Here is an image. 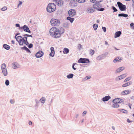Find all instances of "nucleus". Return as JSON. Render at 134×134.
<instances>
[{"instance_id":"nucleus-1","label":"nucleus","mask_w":134,"mask_h":134,"mask_svg":"<svg viewBox=\"0 0 134 134\" xmlns=\"http://www.w3.org/2000/svg\"><path fill=\"white\" fill-rule=\"evenodd\" d=\"M64 31L63 29H59L55 27H52L49 30L50 35L54 38H59L63 34Z\"/></svg>"},{"instance_id":"nucleus-2","label":"nucleus","mask_w":134,"mask_h":134,"mask_svg":"<svg viewBox=\"0 0 134 134\" xmlns=\"http://www.w3.org/2000/svg\"><path fill=\"white\" fill-rule=\"evenodd\" d=\"M17 35H16L15 38L20 46H22L24 44L27 45L29 44V43L27 40V38L26 37H23L20 36L16 37Z\"/></svg>"},{"instance_id":"nucleus-3","label":"nucleus","mask_w":134,"mask_h":134,"mask_svg":"<svg viewBox=\"0 0 134 134\" xmlns=\"http://www.w3.org/2000/svg\"><path fill=\"white\" fill-rule=\"evenodd\" d=\"M55 4L53 3L49 4L46 8L47 11L49 13H51L54 11L56 8Z\"/></svg>"},{"instance_id":"nucleus-4","label":"nucleus","mask_w":134,"mask_h":134,"mask_svg":"<svg viewBox=\"0 0 134 134\" xmlns=\"http://www.w3.org/2000/svg\"><path fill=\"white\" fill-rule=\"evenodd\" d=\"M51 24L52 26H57L59 25L60 23L59 20L57 19H52L50 21Z\"/></svg>"},{"instance_id":"nucleus-5","label":"nucleus","mask_w":134,"mask_h":134,"mask_svg":"<svg viewBox=\"0 0 134 134\" xmlns=\"http://www.w3.org/2000/svg\"><path fill=\"white\" fill-rule=\"evenodd\" d=\"M1 69L2 72L5 76H6L8 74V71L6 65L5 64H3L2 65Z\"/></svg>"},{"instance_id":"nucleus-6","label":"nucleus","mask_w":134,"mask_h":134,"mask_svg":"<svg viewBox=\"0 0 134 134\" xmlns=\"http://www.w3.org/2000/svg\"><path fill=\"white\" fill-rule=\"evenodd\" d=\"M118 5L121 11H124L126 10V8L125 5L122 4L120 2H117Z\"/></svg>"},{"instance_id":"nucleus-7","label":"nucleus","mask_w":134,"mask_h":134,"mask_svg":"<svg viewBox=\"0 0 134 134\" xmlns=\"http://www.w3.org/2000/svg\"><path fill=\"white\" fill-rule=\"evenodd\" d=\"M78 62L79 63H88L90 62V61L88 59L81 58L78 60Z\"/></svg>"},{"instance_id":"nucleus-8","label":"nucleus","mask_w":134,"mask_h":134,"mask_svg":"<svg viewBox=\"0 0 134 134\" xmlns=\"http://www.w3.org/2000/svg\"><path fill=\"white\" fill-rule=\"evenodd\" d=\"M100 2H94L93 3H95L93 5V7L94 8L99 9L101 7V5L99 3Z\"/></svg>"},{"instance_id":"nucleus-9","label":"nucleus","mask_w":134,"mask_h":134,"mask_svg":"<svg viewBox=\"0 0 134 134\" xmlns=\"http://www.w3.org/2000/svg\"><path fill=\"white\" fill-rule=\"evenodd\" d=\"M68 13L70 16L72 17L75 15L76 13L75 10L70 9L68 11Z\"/></svg>"},{"instance_id":"nucleus-10","label":"nucleus","mask_w":134,"mask_h":134,"mask_svg":"<svg viewBox=\"0 0 134 134\" xmlns=\"http://www.w3.org/2000/svg\"><path fill=\"white\" fill-rule=\"evenodd\" d=\"M69 4L70 6L72 7H74L77 5V3L75 0H71Z\"/></svg>"},{"instance_id":"nucleus-11","label":"nucleus","mask_w":134,"mask_h":134,"mask_svg":"<svg viewBox=\"0 0 134 134\" xmlns=\"http://www.w3.org/2000/svg\"><path fill=\"white\" fill-rule=\"evenodd\" d=\"M131 92V90H126L121 92V94L122 95H127L129 94Z\"/></svg>"},{"instance_id":"nucleus-12","label":"nucleus","mask_w":134,"mask_h":134,"mask_svg":"<svg viewBox=\"0 0 134 134\" xmlns=\"http://www.w3.org/2000/svg\"><path fill=\"white\" fill-rule=\"evenodd\" d=\"M43 55V53L42 51H39L36 53V56L37 58H40Z\"/></svg>"},{"instance_id":"nucleus-13","label":"nucleus","mask_w":134,"mask_h":134,"mask_svg":"<svg viewBox=\"0 0 134 134\" xmlns=\"http://www.w3.org/2000/svg\"><path fill=\"white\" fill-rule=\"evenodd\" d=\"M56 4L58 6H61L63 4V2L61 0H55Z\"/></svg>"},{"instance_id":"nucleus-14","label":"nucleus","mask_w":134,"mask_h":134,"mask_svg":"<svg viewBox=\"0 0 134 134\" xmlns=\"http://www.w3.org/2000/svg\"><path fill=\"white\" fill-rule=\"evenodd\" d=\"M95 11L94 8L90 7L87 9L86 11L88 13H92L94 12Z\"/></svg>"},{"instance_id":"nucleus-15","label":"nucleus","mask_w":134,"mask_h":134,"mask_svg":"<svg viewBox=\"0 0 134 134\" xmlns=\"http://www.w3.org/2000/svg\"><path fill=\"white\" fill-rule=\"evenodd\" d=\"M50 49L51 52L49 54V55L52 57H53L54 56L55 54L54 48L53 47H51Z\"/></svg>"},{"instance_id":"nucleus-16","label":"nucleus","mask_w":134,"mask_h":134,"mask_svg":"<svg viewBox=\"0 0 134 134\" xmlns=\"http://www.w3.org/2000/svg\"><path fill=\"white\" fill-rule=\"evenodd\" d=\"M23 29L24 31L30 33H31L30 31L29 30V27L27 26L24 25L23 27Z\"/></svg>"},{"instance_id":"nucleus-17","label":"nucleus","mask_w":134,"mask_h":134,"mask_svg":"<svg viewBox=\"0 0 134 134\" xmlns=\"http://www.w3.org/2000/svg\"><path fill=\"white\" fill-rule=\"evenodd\" d=\"M122 60V59L120 57H117L115 59L113 60V62L114 63H116V62H120Z\"/></svg>"},{"instance_id":"nucleus-18","label":"nucleus","mask_w":134,"mask_h":134,"mask_svg":"<svg viewBox=\"0 0 134 134\" xmlns=\"http://www.w3.org/2000/svg\"><path fill=\"white\" fill-rule=\"evenodd\" d=\"M113 102H114L116 103H117L118 104L121 102V99L119 98H116L115 99L113 100Z\"/></svg>"},{"instance_id":"nucleus-19","label":"nucleus","mask_w":134,"mask_h":134,"mask_svg":"<svg viewBox=\"0 0 134 134\" xmlns=\"http://www.w3.org/2000/svg\"><path fill=\"white\" fill-rule=\"evenodd\" d=\"M111 98V97L109 96L105 97L102 99V100L103 101H108Z\"/></svg>"},{"instance_id":"nucleus-20","label":"nucleus","mask_w":134,"mask_h":134,"mask_svg":"<svg viewBox=\"0 0 134 134\" xmlns=\"http://www.w3.org/2000/svg\"><path fill=\"white\" fill-rule=\"evenodd\" d=\"M131 83L132 82L131 81L125 83L123 84L122 85V86L123 87H125L130 85L131 84Z\"/></svg>"},{"instance_id":"nucleus-21","label":"nucleus","mask_w":134,"mask_h":134,"mask_svg":"<svg viewBox=\"0 0 134 134\" xmlns=\"http://www.w3.org/2000/svg\"><path fill=\"white\" fill-rule=\"evenodd\" d=\"M125 69V67H121L118 68L117 70L116 71L117 72H119L124 70Z\"/></svg>"},{"instance_id":"nucleus-22","label":"nucleus","mask_w":134,"mask_h":134,"mask_svg":"<svg viewBox=\"0 0 134 134\" xmlns=\"http://www.w3.org/2000/svg\"><path fill=\"white\" fill-rule=\"evenodd\" d=\"M113 104H112V106L113 108H117L119 107V105L118 104L114 102H113Z\"/></svg>"},{"instance_id":"nucleus-23","label":"nucleus","mask_w":134,"mask_h":134,"mask_svg":"<svg viewBox=\"0 0 134 134\" xmlns=\"http://www.w3.org/2000/svg\"><path fill=\"white\" fill-rule=\"evenodd\" d=\"M126 76V74H124L119 76L118 78L119 80H121L125 78Z\"/></svg>"},{"instance_id":"nucleus-24","label":"nucleus","mask_w":134,"mask_h":134,"mask_svg":"<svg viewBox=\"0 0 134 134\" xmlns=\"http://www.w3.org/2000/svg\"><path fill=\"white\" fill-rule=\"evenodd\" d=\"M121 32L120 31L116 32L115 34V37H119L120 35Z\"/></svg>"},{"instance_id":"nucleus-25","label":"nucleus","mask_w":134,"mask_h":134,"mask_svg":"<svg viewBox=\"0 0 134 134\" xmlns=\"http://www.w3.org/2000/svg\"><path fill=\"white\" fill-rule=\"evenodd\" d=\"M67 20H69L71 23H72L74 20V18L70 17H68L67 18Z\"/></svg>"},{"instance_id":"nucleus-26","label":"nucleus","mask_w":134,"mask_h":134,"mask_svg":"<svg viewBox=\"0 0 134 134\" xmlns=\"http://www.w3.org/2000/svg\"><path fill=\"white\" fill-rule=\"evenodd\" d=\"M3 47L7 50L9 49L10 48L9 46L6 44H4L3 45Z\"/></svg>"},{"instance_id":"nucleus-27","label":"nucleus","mask_w":134,"mask_h":134,"mask_svg":"<svg viewBox=\"0 0 134 134\" xmlns=\"http://www.w3.org/2000/svg\"><path fill=\"white\" fill-rule=\"evenodd\" d=\"M69 52L68 49L67 48H65L64 49L63 53L65 54H67Z\"/></svg>"},{"instance_id":"nucleus-28","label":"nucleus","mask_w":134,"mask_h":134,"mask_svg":"<svg viewBox=\"0 0 134 134\" xmlns=\"http://www.w3.org/2000/svg\"><path fill=\"white\" fill-rule=\"evenodd\" d=\"M119 16H123L124 17H127L128 16V15L125 14H118Z\"/></svg>"},{"instance_id":"nucleus-29","label":"nucleus","mask_w":134,"mask_h":134,"mask_svg":"<svg viewBox=\"0 0 134 134\" xmlns=\"http://www.w3.org/2000/svg\"><path fill=\"white\" fill-rule=\"evenodd\" d=\"M91 2L92 3L94 2H101L103 0H90Z\"/></svg>"},{"instance_id":"nucleus-30","label":"nucleus","mask_w":134,"mask_h":134,"mask_svg":"<svg viewBox=\"0 0 134 134\" xmlns=\"http://www.w3.org/2000/svg\"><path fill=\"white\" fill-rule=\"evenodd\" d=\"M119 110L121 112L125 113H128L127 110L122 109H119Z\"/></svg>"},{"instance_id":"nucleus-31","label":"nucleus","mask_w":134,"mask_h":134,"mask_svg":"<svg viewBox=\"0 0 134 134\" xmlns=\"http://www.w3.org/2000/svg\"><path fill=\"white\" fill-rule=\"evenodd\" d=\"M93 27L94 30H97L98 27V25L97 24H94L93 25Z\"/></svg>"},{"instance_id":"nucleus-32","label":"nucleus","mask_w":134,"mask_h":134,"mask_svg":"<svg viewBox=\"0 0 134 134\" xmlns=\"http://www.w3.org/2000/svg\"><path fill=\"white\" fill-rule=\"evenodd\" d=\"M94 51L91 49L90 51V54L91 55H92L94 54Z\"/></svg>"},{"instance_id":"nucleus-33","label":"nucleus","mask_w":134,"mask_h":134,"mask_svg":"<svg viewBox=\"0 0 134 134\" xmlns=\"http://www.w3.org/2000/svg\"><path fill=\"white\" fill-rule=\"evenodd\" d=\"M41 102L42 103H44L45 100V99L43 97H42L40 100Z\"/></svg>"},{"instance_id":"nucleus-34","label":"nucleus","mask_w":134,"mask_h":134,"mask_svg":"<svg viewBox=\"0 0 134 134\" xmlns=\"http://www.w3.org/2000/svg\"><path fill=\"white\" fill-rule=\"evenodd\" d=\"M131 79V77H128L126 79H125L124 80V82H126L128 81H129V80H130Z\"/></svg>"},{"instance_id":"nucleus-35","label":"nucleus","mask_w":134,"mask_h":134,"mask_svg":"<svg viewBox=\"0 0 134 134\" xmlns=\"http://www.w3.org/2000/svg\"><path fill=\"white\" fill-rule=\"evenodd\" d=\"M23 48L25 49L26 51L27 52H29L30 53H31V52L30 51V50L29 49L26 47L25 46H24L23 47Z\"/></svg>"},{"instance_id":"nucleus-36","label":"nucleus","mask_w":134,"mask_h":134,"mask_svg":"<svg viewBox=\"0 0 134 134\" xmlns=\"http://www.w3.org/2000/svg\"><path fill=\"white\" fill-rule=\"evenodd\" d=\"M63 26L64 27L66 28H67L68 26V24L67 23H64L63 25Z\"/></svg>"},{"instance_id":"nucleus-37","label":"nucleus","mask_w":134,"mask_h":134,"mask_svg":"<svg viewBox=\"0 0 134 134\" xmlns=\"http://www.w3.org/2000/svg\"><path fill=\"white\" fill-rule=\"evenodd\" d=\"M77 2L79 3H83L85 2V0H76Z\"/></svg>"},{"instance_id":"nucleus-38","label":"nucleus","mask_w":134,"mask_h":134,"mask_svg":"<svg viewBox=\"0 0 134 134\" xmlns=\"http://www.w3.org/2000/svg\"><path fill=\"white\" fill-rule=\"evenodd\" d=\"M73 76V74H70L69 75L67 76V77L69 79H70V78H72Z\"/></svg>"},{"instance_id":"nucleus-39","label":"nucleus","mask_w":134,"mask_h":134,"mask_svg":"<svg viewBox=\"0 0 134 134\" xmlns=\"http://www.w3.org/2000/svg\"><path fill=\"white\" fill-rule=\"evenodd\" d=\"M7 7L6 6H4L1 9V10L2 11H5L7 9Z\"/></svg>"},{"instance_id":"nucleus-40","label":"nucleus","mask_w":134,"mask_h":134,"mask_svg":"<svg viewBox=\"0 0 134 134\" xmlns=\"http://www.w3.org/2000/svg\"><path fill=\"white\" fill-rule=\"evenodd\" d=\"M23 36L24 37H32V35H28V34H24V35H23Z\"/></svg>"},{"instance_id":"nucleus-41","label":"nucleus","mask_w":134,"mask_h":134,"mask_svg":"<svg viewBox=\"0 0 134 134\" xmlns=\"http://www.w3.org/2000/svg\"><path fill=\"white\" fill-rule=\"evenodd\" d=\"M13 67L14 69H15L17 68V66L15 63H13L12 64Z\"/></svg>"},{"instance_id":"nucleus-42","label":"nucleus","mask_w":134,"mask_h":134,"mask_svg":"<svg viewBox=\"0 0 134 134\" xmlns=\"http://www.w3.org/2000/svg\"><path fill=\"white\" fill-rule=\"evenodd\" d=\"M5 84L6 85L8 86L9 84V81L8 80H7L5 82Z\"/></svg>"},{"instance_id":"nucleus-43","label":"nucleus","mask_w":134,"mask_h":134,"mask_svg":"<svg viewBox=\"0 0 134 134\" xmlns=\"http://www.w3.org/2000/svg\"><path fill=\"white\" fill-rule=\"evenodd\" d=\"M78 48L79 49H80L82 48V45L81 44H79L78 46Z\"/></svg>"},{"instance_id":"nucleus-44","label":"nucleus","mask_w":134,"mask_h":134,"mask_svg":"<svg viewBox=\"0 0 134 134\" xmlns=\"http://www.w3.org/2000/svg\"><path fill=\"white\" fill-rule=\"evenodd\" d=\"M130 25L132 27V28L134 29V24L133 23H131L130 24Z\"/></svg>"},{"instance_id":"nucleus-45","label":"nucleus","mask_w":134,"mask_h":134,"mask_svg":"<svg viewBox=\"0 0 134 134\" xmlns=\"http://www.w3.org/2000/svg\"><path fill=\"white\" fill-rule=\"evenodd\" d=\"M112 8L114 12H116L117 11V10L114 7H112Z\"/></svg>"},{"instance_id":"nucleus-46","label":"nucleus","mask_w":134,"mask_h":134,"mask_svg":"<svg viewBox=\"0 0 134 134\" xmlns=\"http://www.w3.org/2000/svg\"><path fill=\"white\" fill-rule=\"evenodd\" d=\"M76 64H77L76 63H73L72 66V68L74 70H75L76 69V68H75L74 67V65Z\"/></svg>"},{"instance_id":"nucleus-47","label":"nucleus","mask_w":134,"mask_h":134,"mask_svg":"<svg viewBox=\"0 0 134 134\" xmlns=\"http://www.w3.org/2000/svg\"><path fill=\"white\" fill-rule=\"evenodd\" d=\"M33 47V44H32L31 43L28 46V47L29 48H32Z\"/></svg>"},{"instance_id":"nucleus-48","label":"nucleus","mask_w":134,"mask_h":134,"mask_svg":"<svg viewBox=\"0 0 134 134\" xmlns=\"http://www.w3.org/2000/svg\"><path fill=\"white\" fill-rule=\"evenodd\" d=\"M102 29L103 31H104V32H105L106 31V27H102Z\"/></svg>"},{"instance_id":"nucleus-49","label":"nucleus","mask_w":134,"mask_h":134,"mask_svg":"<svg viewBox=\"0 0 134 134\" xmlns=\"http://www.w3.org/2000/svg\"><path fill=\"white\" fill-rule=\"evenodd\" d=\"M91 78V76H87L85 77V79L86 80H87Z\"/></svg>"},{"instance_id":"nucleus-50","label":"nucleus","mask_w":134,"mask_h":134,"mask_svg":"<svg viewBox=\"0 0 134 134\" xmlns=\"http://www.w3.org/2000/svg\"><path fill=\"white\" fill-rule=\"evenodd\" d=\"M99 10V11H103L104 10V8H100Z\"/></svg>"},{"instance_id":"nucleus-51","label":"nucleus","mask_w":134,"mask_h":134,"mask_svg":"<svg viewBox=\"0 0 134 134\" xmlns=\"http://www.w3.org/2000/svg\"><path fill=\"white\" fill-rule=\"evenodd\" d=\"M14 101L13 100H10V102L12 104L14 103Z\"/></svg>"},{"instance_id":"nucleus-52","label":"nucleus","mask_w":134,"mask_h":134,"mask_svg":"<svg viewBox=\"0 0 134 134\" xmlns=\"http://www.w3.org/2000/svg\"><path fill=\"white\" fill-rule=\"evenodd\" d=\"M15 26L17 27H20V25L19 24H16Z\"/></svg>"},{"instance_id":"nucleus-53","label":"nucleus","mask_w":134,"mask_h":134,"mask_svg":"<svg viewBox=\"0 0 134 134\" xmlns=\"http://www.w3.org/2000/svg\"><path fill=\"white\" fill-rule=\"evenodd\" d=\"M22 2H20L19 3L18 5V7H19V6L22 4Z\"/></svg>"},{"instance_id":"nucleus-54","label":"nucleus","mask_w":134,"mask_h":134,"mask_svg":"<svg viewBox=\"0 0 134 134\" xmlns=\"http://www.w3.org/2000/svg\"><path fill=\"white\" fill-rule=\"evenodd\" d=\"M11 42L12 44H15V42L14 41L12 40Z\"/></svg>"},{"instance_id":"nucleus-55","label":"nucleus","mask_w":134,"mask_h":134,"mask_svg":"<svg viewBox=\"0 0 134 134\" xmlns=\"http://www.w3.org/2000/svg\"><path fill=\"white\" fill-rule=\"evenodd\" d=\"M87 113V112H86V111H84L83 112V114L84 115H85L86 114V113Z\"/></svg>"},{"instance_id":"nucleus-56","label":"nucleus","mask_w":134,"mask_h":134,"mask_svg":"<svg viewBox=\"0 0 134 134\" xmlns=\"http://www.w3.org/2000/svg\"><path fill=\"white\" fill-rule=\"evenodd\" d=\"M29 125H31L32 124V122L31 121H29Z\"/></svg>"},{"instance_id":"nucleus-57","label":"nucleus","mask_w":134,"mask_h":134,"mask_svg":"<svg viewBox=\"0 0 134 134\" xmlns=\"http://www.w3.org/2000/svg\"><path fill=\"white\" fill-rule=\"evenodd\" d=\"M132 0L133 1V3L132 5L133 7L134 8V0Z\"/></svg>"},{"instance_id":"nucleus-58","label":"nucleus","mask_w":134,"mask_h":134,"mask_svg":"<svg viewBox=\"0 0 134 134\" xmlns=\"http://www.w3.org/2000/svg\"><path fill=\"white\" fill-rule=\"evenodd\" d=\"M127 121L128 122H130L131 121H130V120L129 119H128L127 120Z\"/></svg>"},{"instance_id":"nucleus-59","label":"nucleus","mask_w":134,"mask_h":134,"mask_svg":"<svg viewBox=\"0 0 134 134\" xmlns=\"http://www.w3.org/2000/svg\"><path fill=\"white\" fill-rule=\"evenodd\" d=\"M105 44L106 45H108V43L106 41L105 42Z\"/></svg>"},{"instance_id":"nucleus-60","label":"nucleus","mask_w":134,"mask_h":134,"mask_svg":"<svg viewBox=\"0 0 134 134\" xmlns=\"http://www.w3.org/2000/svg\"><path fill=\"white\" fill-rule=\"evenodd\" d=\"M97 23H99V21L98 20H97Z\"/></svg>"},{"instance_id":"nucleus-61","label":"nucleus","mask_w":134,"mask_h":134,"mask_svg":"<svg viewBox=\"0 0 134 134\" xmlns=\"http://www.w3.org/2000/svg\"><path fill=\"white\" fill-rule=\"evenodd\" d=\"M112 129H113L114 130V129H115V128H114V127L113 126V127H112Z\"/></svg>"},{"instance_id":"nucleus-62","label":"nucleus","mask_w":134,"mask_h":134,"mask_svg":"<svg viewBox=\"0 0 134 134\" xmlns=\"http://www.w3.org/2000/svg\"><path fill=\"white\" fill-rule=\"evenodd\" d=\"M133 116H134V114H133Z\"/></svg>"},{"instance_id":"nucleus-63","label":"nucleus","mask_w":134,"mask_h":134,"mask_svg":"<svg viewBox=\"0 0 134 134\" xmlns=\"http://www.w3.org/2000/svg\"><path fill=\"white\" fill-rule=\"evenodd\" d=\"M82 122H83V120H82Z\"/></svg>"},{"instance_id":"nucleus-64","label":"nucleus","mask_w":134,"mask_h":134,"mask_svg":"<svg viewBox=\"0 0 134 134\" xmlns=\"http://www.w3.org/2000/svg\"><path fill=\"white\" fill-rule=\"evenodd\" d=\"M115 49H116V50H118L117 49H116V48H115Z\"/></svg>"}]
</instances>
